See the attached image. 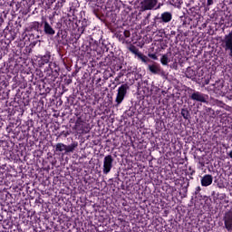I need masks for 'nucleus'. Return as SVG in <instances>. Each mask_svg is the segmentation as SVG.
Returning a JSON list of instances; mask_svg holds the SVG:
<instances>
[{
    "label": "nucleus",
    "instance_id": "obj_1",
    "mask_svg": "<svg viewBox=\"0 0 232 232\" xmlns=\"http://www.w3.org/2000/svg\"><path fill=\"white\" fill-rule=\"evenodd\" d=\"M128 90H130V86H128L127 83H124L118 88V92L115 99V102H117L118 106L124 101V97H126Z\"/></svg>",
    "mask_w": 232,
    "mask_h": 232
},
{
    "label": "nucleus",
    "instance_id": "obj_2",
    "mask_svg": "<svg viewBox=\"0 0 232 232\" xmlns=\"http://www.w3.org/2000/svg\"><path fill=\"white\" fill-rule=\"evenodd\" d=\"M159 3V0H143L140 3V8L143 12H146V10H157L160 8V5L157 6Z\"/></svg>",
    "mask_w": 232,
    "mask_h": 232
},
{
    "label": "nucleus",
    "instance_id": "obj_3",
    "mask_svg": "<svg viewBox=\"0 0 232 232\" xmlns=\"http://www.w3.org/2000/svg\"><path fill=\"white\" fill-rule=\"evenodd\" d=\"M222 46L225 52H227L229 57H232V31L225 35L222 40Z\"/></svg>",
    "mask_w": 232,
    "mask_h": 232
},
{
    "label": "nucleus",
    "instance_id": "obj_4",
    "mask_svg": "<svg viewBox=\"0 0 232 232\" xmlns=\"http://www.w3.org/2000/svg\"><path fill=\"white\" fill-rule=\"evenodd\" d=\"M113 168V157L111 155H107L103 160V173L108 175L111 169Z\"/></svg>",
    "mask_w": 232,
    "mask_h": 232
},
{
    "label": "nucleus",
    "instance_id": "obj_5",
    "mask_svg": "<svg viewBox=\"0 0 232 232\" xmlns=\"http://www.w3.org/2000/svg\"><path fill=\"white\" fill-rule=\"evenodd\" d=\"M190 99L192 101H197V102H208V95H206L200 92H194L190 95Z\"/></svg>",
    "mask_w": 232,
    "mask_h": 232
},
{
    "label": "nucleus",
    "instance_id": "obj_6",
    "mask_svg": "<svg viewBox=\"0 0 232 232\" xmlns=\"http://www.w3.org/2000/svg\"><path fill=\"white\" fill-rule=\"evenodd\" d=\"M224 223L226 229H227V231H232V208L225 214Z\"/></svg>",
    "mask_w": 232,
    "mask_h": 232
},
{
    "label": "nucleus",
    "instance_id": "obj_7",
    "mask_svg": "<svg viewBox=\"0 0 232 232\" xmlns=\"http://www.w3.org/2000/svg\"><path fill=\"white\" fill-rule=\"evenodd\" d=\"M211 184H213V176L208 174L201 179V186L208 188V186H211Z\"/></svg>",
    "mask_w": 232,
    "mask_h": 232
},
{
    "label": "nucleus",
    "instance_id": "obj_8",
    "mask_svg": "<svg viewBox=\"0 0 232 232\" xmlns=\"http://www.w3.org/2000/svg\"><path fill=\"white\" fill-rule=\"evenodd\" d=\"M44 32H45L47 35H55V30H53L48 22H44Z\"/></svg>",
    "mask_w": 232,
    "mask_h": 232
},
{
    "label": "nucleus",
    "instance_id": "obj_9",
    "mask_svg": "<svg viewBox=\"0 0 232 232\" xmlns=\"http://www.w3.org/2000/svg\"><path fill=\"white\" fill-rule=\"evenodd\" d=\"M148 68L150 70V72H151V73H160L162 72V70L160 69V65L157 64V63H153L152 65L150 64L148 65Z\"/></svg>",
    "mask_w": 232,
    "mask_h": 232
},
{
    "label": "nucleus",
    "instance_id": "obj_10",
    "mask_svg": "<svg viewBox=\"0 0 232 232\" xmlns=\"http://www.w3.org/2000/svg\"><path fill=\"white\" fill-rule=\"evenodd\" d=\"M171 19H173V15L171 14V13L165 12L161 14V21H163V23H169Z\"/></svg>",
    "mask_w": 232,
    "mask_h": 232
},
{
    "label": "nucleus",
    "instance_id": "obj_11",
    "mask_svg": "<svg viewBox=\"0 0 232 232\" xmlns=\"http://www.w3.org/2000/svg\"><path fill=\"white\" fill-rule=\"evenodd\" d=\"M79 146V143L72 142L71 145H65V153H73L75 151V148Z\"/></svg>",
    "mask_w": 232,
    "mask_h": 232
},
{
    "label": "nucleus",
    "instance_id": "obj_12",
    "mask_svg": "<svg viewBox=\"0 0 232 232\" xmlns=\"http://www.w3.org/2000/svg\"><path fill=\"white\" fill-rule=\"evenodd\" d=\"M55 151H66V145L64 143H57Z\"/></svg>",
    "mask_w": 232,
    "mask_h": 232
},
{
    "label": "nucleus",
    "instance_id": "obj_13",
    "mask_svg": "<svg viewBox=\"0 0 232 232\" xmlns=\"http://www.w3.org/2000/svg\"><path fill=\"white\" fill-rule=\"evenodd\" d=\"M160 63L161 64H163V66H168V63H169V57L168 56V54L162 55Z\"/></svg>",
    "mask_w": 232,
    "mask_h": 232
},
{
    "label": "nucleus",
    "instance_id": "obj_14",
    "mask_svg": "<svg viewBox=\"0 0 232 232\" xmlns=\"http://www.w3.org/2000/svg\"><path fill=\"white\" fill-rule=\"evenodd\" d=\"M48 63H50V58L48 56H44L40 61V66H44V64H48Z\"/></svg>",
    "mask_w": 232,
    "mask_h": 232
},
{
    "label": "nucleus",
    "instance_id": "obj_15",
    "mask_svg": "<svg viewBox=\"0 0 232 232\" xmlns=\"http://www.w3.org/2000/svg\"><path fill=\"white\" fill-rule=\"evenodd\" d=\"M181 115L186 120L189 119V111H188V110H186V109L181 110Z\"/></svg>",
    "mask_w": 232,
    "mask_h": 232
},
{
    "label": "nucleus",
    "instance_id": "obj_16",
    "mask_svg": "<svg viewBox=\"0 0 232 232\" xmlns=\"http://www.w3.org/2000/svg\"><path fill=\"white\" fill-rule=\"evenodd\" d=\"M138 57L142 61V63H148V56L142 54L141 53H138Z\"/></svg>",
    "mask_w": 232,
    "mask_h": 232
},
{
    "label": "nucleus",
    "instance_id": "obj_17",
    "mask_svg": "<svg viewBox=\"0 0 232 232\" xmlns=\"http://www.w3.org/2000/svg\"><path fill=\"white\" fill-rule=\"evenodd\" d=\"M130 52H131V53H134V55H137V57H139V50L137 48H135V46L130 47Z\"/></svg>",
    "mask_w": 232,
    "mask_h": 232
},
{
    "label": "nucleus",
    "instance_id": "obj_18",
    "mask_svg": "<svg viewBox=\"0 0 232 232\" xmlns=\"http://www.w3.org/2000/svg\"><path fill=\"white\" fill-rule=\"evenodd\" d=\"M81 126H82V121H76V123H75V128H76V130H82V128H81Z\"/></svg>",
    "mask_w": 232,
    "mask_h": 232
},
{
    "label": "nucleus",
    "instance_id": "obj_19",
    "mask_svg": "<svg viewBox=\"0 0 232 232\" xmlns=\"http://www.w3.org/2000/svg\"><path fill=\"white\" fill-rule=\"evenodd\" d=\"M149 57H150V59H154V61H157L158 59L157 54L155 53H149Z\"/></svg>",
    "mask_w": 232,
    "mask_h": 232
},
{
    "label": "nucleus",
    "instance_id": "obj_20",
    "mask_svg": "<svg viewBox=\"0 0 232 232\" xmlns=\"http://www.w3.org/2000/svg\"><path fill=\"white\" fill-rule=\"evenodd\" d=\"M207 5L211 6V5H213V0H208Z\"/></svg>",
    "mask_w": 232,
    "mask_h": 232
},
{
    "label": "nucleus",
    "instance_id": "obj_21",
    "mask_svg": "<svg viewBox=\"0 0 232 232\" xmlns=\"http://www.w3.org/2000/svg\"><path fill=\"white\" fill-rule=\"evenodd\" d=\"M124 35H125V37H130V32L129 31H125L124 32Z\"/></svg>",
    "mask_w": 232,
    "mask_h": 232
},
{
    "label": "nucleus",
    "instance_id": "obj_22",
    "mask_svg": "<svg viewBox=\"0 0 232 232\" xmlns=\"http://www.w3.org/2000/svg\"><path fill=\"white\" fill-rule=\"evenodd\" d=\"M228 156L232 159V150L228 153Z\"/></svg>",
    "mask_w": 232,
    "mask_h": 232
},
{
    "label": "nucleus",
    "instance_id": "obj_23",
    "mask_svg": "<svg viewBox=\"0 0 232 232\" xmlns=\"http://www.w3.org/2000/svg\"><path fill=\"white\" fill-rule=\"evenodd\" d=\"M115 81H119V77H116V78H115Z\"/></svg>",
    "mask_w": 232,
    "mask_h": 232
}]
</instances>
